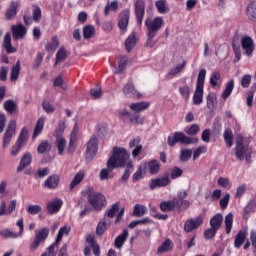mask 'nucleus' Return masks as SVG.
<instances>
[{
	"label": "nucleus",
	"mask_w": 256,
	"mask_h": 256,
	"mask_svg": "<svg viewBox=\"0 0 256 256\" xmlns=\"http://www.w3.org/2000/svg\"><path fill=\"white\" fill-rule=\"evenodd\" d=\"M63 204H64V202H63V200H61V198H55L54 200H51L46 205L48 214H50V215L57 214L58 212H60Z\"/></svg>",
	"instance_id": "dca6fc26"
},
{
	"label": "nucleus",
	"mask_w": 256,
	"mask_h": 256,
	"mask_svg": "<svg viewBox=\"0 0 256 256\" xmlns=\"http://www.w3.org/2000/svg\"><path fill=\"white\" fill-rule=\"evenodd\" d=\"M128 63V57L126 55H122L118 61V70L117 73H123L126 69V65Z\"/></svg>",
	"instance_id": "13d9d810"
},
{
	"label": "nucleus",
	"mask_w": 256,
	"mask_h": 256,
	"mask_svg": "<svg viewBox=\"0 0 256 256\" xmlns=\"http://www.w3.org/2000/svg\"><path fill=\"white\" fill-rule=\"evenodd\" d=\"M133 214L134 216H137V218L145 216V214H147V206H143L142 204H135Z\"/></svg>",
	"instance_id": "de8ad7c7"
},
{
	"label": "nucleus",
	"mask_w": 256,
	"mask_h": 256,
	"mask_svg": "<svg viewBox=\"0 0 256 256\" xmlns=\"http://www.w3.org/2000/svg\"><path fill=\"white\" fill-rule=\"evenodd\" d=\"M16 133H17V121L10 120L2 138L3 149H7L9 147V144L11 143V140L13 139V136Z\"/></svg>",
	"instance_id": "423d86ee"
},
{
	"label": "nucleus",
	"mask_w": 256,
	"mask_h": 256,
	"mask_svg": "<svg viewBox=\"0 0 256 256\" xmlns=\"http://www.w3.org/2000/svg\"><path fill=\"white\" fill-rule=\"evenodd\" d=\"M129 158L130 154L127 152L126 148L115 146L112 150L113 170L126 166Z\"/></svg>",
	"instance_id": "7ed1b4c3"
},
{
	"label": "nucleus",
	"mask_w": 256,
	"mask_h": 256,
	"mask_svg": "<svg viewBox=\"0 0 256 256\" xmlns=\"http://www.w3.org/2000/svg\"><path fill=\"white\" fill-rule=\"evenodd\" d=\"M247 236L248 234L246 230H239L238 234L235 236L234 247L236 249L241 248V246H243V244L246 242Z\"/></svg>",
	"instance_id": "c85d7f7f"
},
{
	"label": "nucleus",
	"mask_w": 256,
	"mask_h": 256,
	"mask_svg": "<svg viewBox=\"0 0 256 256\" xmlns=\"http://www.w3.org/2000/svg\"><path fill=\"white\" fill-rule=\"evenodd\" d=\"M179 92L184 99H189L190 97V88L189 86H180Z\"/></svg>",
	"instance_id": "774afa93"
},
{
	"label": "nucleus",
	"mask_w": 256,
	"mask_h": 256,
	"mask_svg": "<svg viewBox=\"0 0 256 256\" xmlns=\"http://www.w3.org/2000/svg\"><path fill=\"white\" fill-rule=\"evenodd\" d=\"M234 87H235V80H230L229 82H227V84H225V89L223 90V92L221 94L222 99H228V97H230Z\"/></svg>",
	"instance_id": "e433bc0d"
},
{
	"label": "nucleus",
	"mask_w": 256,
	"mask_h": 256,
	"mask_svg": "<svg viewBox=\"0 0 256 256\" xmlns=\"http://www.w3.org/2000/svg\"><path fill=\"white\" fill-rule=\"evenodd\" d=\"M171 184V180L169 178V174H165L161 178H154L151 180L149 188L150 190H155V188H165Z\"/></svg>",
	"instance_id": "4468645a"
},
{
	"label": "nucleus",
	"mask_w": 256,
	"mask_h": 256,
	"mask_svg": "<svg viewBox=\"0 0 256 256\" xmlns=\"http://www.w3.org/2000/svg\"><path fill=\"white\" fill-rule=\"evenodd\" d=\"M51 150L52 144H50V142H48L47 140H44L38 146V154H46V152H51Z\"/></svg>",
	"instance_id": "3c124183"
},
{
	"label": "nucleus",
	"mask_w": 256,
	"mask_h": 256,
	"mask_svg": "<svg viewBox=\"0 0 256 256\" xmlns=\"http://www.w3.org/2000/svg\"><path fill=\"white\" fill-rule=\"evenodd\" d=\"M114 171L113 155L107 161V167L100 172V180H109L110 174Z\"/></svg>",
	"instance_id": "a211bd4d"
},
{
	"label": "nucleus",
	"mask_w": 256,
	"mask_h": 256,
	"mask_svg": "<svg viewBox=\"0 0 256 256\" xmlns=\"http://www.w3.org/2000/svg\"><path fill=\"white\" fill-rule=\"evenodd\" d=\"M65 129V122H59L58 127L54 131V138H56V140H60L61 136H63L65 132Z\"/></svg>",
	"instance_id": "6e6d98bb"
},
{
	"label": "nucleus",
	"mask_w": 256,
	"mask_h": 256,
	"mask_svg": "<svg viewBox=\"0 0 256 256\" xmlns=\"http://www.w3.org/2000/svg\"><path fill=\"white\" fill-rule=\"evenodd\" d=\"M42 107L46 113H54L55 111V106L53 104H50L49 100H43L42 102Z\"/></svg>",
	"instance_id": "338daca9"
},
{
	"label": "nucleus",
	"mask_w": 256,
	"mask_h": 256,
	"mask_svg": "<svg viewBox=\"0 0 256 256\" xmlns=\"http://www.w3.org/2000/svg\"><path fill=\"white\" fill-rule=\"evenodd\" d=\"M155 7L159 13H168L169 5H167V0H157L155 1Z\"/></svg>",
	"instance_id": "79ce46f5"
},
{
	"label": "nucleus",
	"mask_w": 256,
	"mask_h": 256,
	"mask_svg": "<svg viewBox=\"0 0 256 256\" xmlns=\"http://www.w3.org/2000/svg\"><path fill=\"white\" fill-rule=\"evenodd\" d=\"M95 33H96L95 25H84L83 27L84 39H91V37H94Z\"/></svg>",
	"instance_id": "ea45409f"
},
{
	"label": "nucleus",
	"mask_w": 256,
	"mask_h": 256,
	"mask_svg": "<svg viewBox=\"0 0 256 256\" xmlns=\"http://www.w3.org/2000/svg\"><path fill=\"white\" fill-rule=\"evenodd\" d=\"M16 225L20 229L19 233L13 232L9 229H3V230H0V237H2V239H17V237H21V235H23V229H24L23 218L19 219L16 222Z\"/></svg>",
	"instance_id": "9d476101"
},
{
	"label": "nucleus",
	"mask_w": 256,
	"mask_h": 256,
	"mask_svg": "<svg viewBox=\"0 0 256 256\" xmlns=\"http://www.w3.org/2000/svg\"><path fill=\"white\" fill-rule=\"evenodd\" d=\"M67 56H68L67 49L65 47H60L56 53L55 65H57V63H60L61 61H65V59H67Z\"/></svg>",
	"instance_id": "603ef678"
},
{
	"label": "nucleus",
	"mask_w": 256,
	"mask_h": 256,
	"mask_svg": "<svg viewBox=\"0 0 256 256\" xmlns=\"http://www.w3.org/2000/svg\"><path fill=\"white\" fill-rule=\"evenodd\" d=\"M133 168H134V166H133L132 162H128L127 168L125 169L124 174L121 177V180H123V182H127V180H129V178L132 174Z\"/></svg>",
	"instance_id": "bf43d9fd"
},
{
	"label": "nucleus",
	"mask_w": 256,
	"mask_h": 256,
	"mask_svg": "<svg viewBox=\"0 0 256 256\" xmlns=\"http://www.w3.org/2000/svg\"><path fill=\"white\" fill-rule=\"evenodd\" d=\"M176 208L175 198L173 200L163 201L160 204V210L162 212H173Z\"/></svg>",
	"instance_id": "2f4dec72"
},
{
	"label": "nucleus",
	"mask_w": 256,
	"mask_h": 256,
	"mask_svg": "<svg viewBox=\"0 0 256 256\" xmlns=\"http://www.w3.org/2000/svg\"><path fill=\"white\" fill-rule=\"evenodd\" d=\"M187 196L188 192L186 190L178 192L177 198H175V207L178 211L188 210L190 208V202L186 200Z\"/></svg>",
	"instance_id": "9b49d317"
},
{
	"label": "nucleus",
	"mask_w": 256,
	"mask_h": 256,
	"mask_svg": "<svg viewBox=\"0 0 256 256\" xmlns=\"http://www.w3.org/2000/svg\"><path fill=\"white\" fill-rule=\"evenodd\" d=\"M90 94L93 99H100V97L103 95L101 86H95V88H91Z\"/></svg>",
	"instance_id": "e2e57ef3"
},
{
	"label": "nucleus",
	"mask_w": 256,
	"mask_h": 256,
	"mask_svg": "<svg viewBox=\"0 0 256 256\" xmlns=\"http://www.w3.org/2000/svg\"><path fill=\"white\" fill-rule=\"evenodd\" d=\"M98 150H99V140L98 138H96V136H93L87 142L86 152H85L86 160H94V158L98 154Z\"/></svg>",
	"instance_id": "6e6552de"
},
{
	"label": "nucleus",
	"mask_w": 256,
	"mask_h": 256,
	"mask_svg": "<svg viewBox=\"0 0 256 256\" xmlns=\"http://www.w3.org/2000/svg\"><path fill=\"white\" fill-rule=\"evenodd\" d=\"M137 33L136 31H132L128 37L125 39V48L128 52L132 51L133 47L137 45Z\"/></svg>",
	"instance_id": "393cba45"
},
{
	"label": "nucleus",
	"mask_w": 256,
	"mask_h": 256,
	"mask_svg": "<svg viewBox=\"0 0 256 256\" xmlns=\"http://www.w3.org/2000/svg\"><path fill=\"white\" fill-rule=\"evenodd\" d=\"M235 154L238 160L240 161L244 160L245 154H246V148L244 146V140L242 138L240 140H237L236 142Z\"/></svg>",
	"instance_id": "b1692460"
},
{
	"label": "nucleus",
	"mask_w": 256,
	"mask_h": 256,
	"mask_svg": "<svg viewBox=\"0 0 256 256\" xmlns=\"http://www.w3.org/2000/svg\"><path fill=\"white\" fill-rule=\"evenodd\" d=\"M46 118L42 117L38 119V122L36 123V126L34 128V140L42 134L45 126Z\"/></svg>",
	"instance_id": "c9c22d12"
},
{
	"label": "nucleus",
	"mask_w": 256,
	"mask_h": 256,
	"mask_svg": "<svg viewBox=\"0 0 256 256\" xmlns=\"http://www.w3.org/2000/svg\"><path fill=\"white\" fill-rule=\"evenodd\" d=\"M17 7H19V4L17 2H10V7L6 11V19L11 20L15 15H17Z\"/></svg>",
	"instance_id": "37998d69"
},
{
	"label": "nucleus",
	"mask_w": 256,
	"mask_h": 256,
	"mask_svg": "<svg viewBox=\"0 0 256 256\" xmlns=\"http://www.w3.org/2000/svg\"><path fill=\"white\" fill-rule=\"evenodd\" d=\"M60 45L57 35H53L51 41L46 43V51H55Z\"/></svg>",
	"instance_id": "c03bdc74"
},
{
	"label": "nucleus",
	"mask_w": 256,
	"mask_h": 256,
	"mask_svg": "<svg viewBox=\"0 0 256 256\" xmlns=\"http://www.w3.org/2000/svg\"><path fill=\"white\" fill-rule=\"evenodd\" d=\"M28 135H29V130H27V128H22L18 139L16 140L15 144L11 147L10 155L12 157H17V155H19L25 143H27Z\"/></svg>",
	"instance_id": "39448f33"
},
{
	"label": "nucleus",
	"mask_w": 256,
	"mask_h": 256,
	"mask_svg": "<svg viewBox=\"0 0 256 256\" xmlns=\"http://www.w3.org/2000/svg\"><path fill=\"white\" fill-rule=\"evenodd\" d=\"M61 176L59 174H52L49 176L45 182L44 187L48 190H56L60 184Z\"/></svg>",
	"instance_id": "f3484780"
},
{
	"label": "nucleus",
	"mask_w": 256,
	"mask_h": 256,
	"mask_svg": "<svg viewBox=\"0 0 256 256\" xmlns=\"http://www.w3.org/2000/svg\"><path fill=\"white\" fill-rule=\"evenodd\" d=\"M96 241L97 240H95L94 236H92L91 234L87 236L86 242H88L90 246H85L84 256H92L91 248H92L93 254H95Z\"/></svg>",
	"instance_id": "cd10ccee"
},
{
	"label": "nucleus",
	"mask_w": 256,
	"mask_h": 256,
	"mask_svg": "<svg viewBox=\"0 0 256 256\" xmlns=\"http://www.w3.org/2000/svg\"><path fill=\"white\" fill-rule=\"evenodd\" d=\"M19 73H21V61H17L14 66H12L10 81H17L19 79Z\"/></svg>",
	"instance_id": "4c0bfd02"
},
{
	"label": "nucleus",
	"mask_w": 256,
	"mask_h": 256,
	"mask_svg": "<svg viewBox=\"0 0 256 256\" xmlns=\"http://www.w3.org/2000/svg\"><path fill=\"white\" fill-rule=\"evenodd\" d=\"M173 242L169 238H167L163 244L158 248V254H163V252H169L173 250Z\"/></svg>",
	"instance_id": "49530a36"
},
{
	"label": "nucleus",
	"mask_w": 256,
	"mask_h": 256,
	"mask_svg": "<svg viewBox=\"0 0 256 256\" xmlns=\"http://www.w3.org/2000/svg\"><path fill=\"white\" fill-rule=\"evenodd\" d=\"M150 105V102H133V104H130V109L139 113V111H145V109H148Z\"/></svg>",
	"instance_id": "58836bf2"
},
{
	"label": "nucleus",
	"mask_w": 256,
	"mask_h": 256,
	"mask_svg": "<svg viewBox=\"0 0 256 256\" xmlns=\"http://www.w3.org/2000/svg\"><path fill=\"white\" fill-rule=\"evenodd\" d=\"M206 73H207L206 70H200L197 77L203 95H204V83L206 79Z\"/></svg>",
	"instance_id": "052dcab7"
},
{
	"label": "nucleus",
	"mask_w": 256,
	"mask_h": 256,
	"mask_svg": "<svg viewBox=\"0 0 256 256\" xmlns=\"http://www.w3.org/2000/svg\"><path fill=\"white\" fill-rule=\"evenodd\" d=\"M183 176V170L178 166H175L171 170L170 178L171 180H177V178H181Z\"/></svg>",
	"instance_id": "680f3d73"
},
{
	"label": "nucleus",
	"mask_w": 256,
	"mask_h": 256,
	"mask_svg": "<svg viewBox=\"0 0 256 256\" xmlns=\"http://www.w3.org/2000/svg\"><path fill=\"white\" fill-rule=\"evenodd\" d=\"M56 147H57L59 156H64L65 150L67 147V140H65V138L61 136L59 140H56Z\"/></svg>",
	"instance_id": "a19ab883"
},
{
	"label": "nucleus",
	"mask_w": 256,
	"mask_h": 256,
	"mask_svg": "<svg viewBox=\"0 0 256 256\" xmlns=\"http://www.w3.org/2000/svg\"><path fill=\"white\" fill-rule=\"evenodd\" d=\"M180 142V144H198V138H187L183 132H175L174 136H168V146L173 147Z\"/></svg>",
	"instance_id": "20e7f679"
},
{
	"label": "nucleus",
	"mask_w": 256,
	"mask_h": 256,
	"mask_svg": "<svg viewBox=\"0 0 256 256\" xmlns=\"http://www.w3.org/2000/svg\"><path fill=\"white\" fill-rule=\"evenodd\" d=\"M119 9V2L117 0L111 1L105 5L104 14L109 15L110 11H117Z\"/></svg>",
	"instance_id": "864d4df0"
},
{
	"label": "nucleus",
	"mask_w": 256,
	"mask_h": 256,
	"mask_svg": "<svg viewBox=\"0 0 256 256\" xmlns=\"http://www.w3.org/2000/svg\"><path fill=\"white\" fill-rule=\"evenodd\" d=\"M150 174L157 175L160 172L161 164L159 160H150L147 164Z\"/></svg>",
	"instance_id": "f704fd0d"
},
{
	"label": "nucleus",
	"mask_w": 256,
	"mask_h": 256,
	"mask_svg": "<svg viewBox=\"0 0 256 256\" xmlns=\"http://www.w3.org/2000/svg\"><path fill=\"white\" fill-rule=\"evenodd\" d=\"M77 142H78V134L75 131H73L70 134V141L66 148L67 154H70V155L75 154L77 150Z\"/></svg>",
	"instance_id": "4be33fe9"
},
{
	"label": "nucleus",
	"mask_w": 256,
	"mask_h": 256,
	"mask_svg": "<svg viewBox=\"0 0 256 256\" xmlns=\"http://www.w3.org/2000/svg\"><path fill=\"white\" fill-rule=\"evenodd\" d=\"M200 132V126L198 124H192L189 128L186 129L187 138H191L190 136H196Z\"/></svg>",
	"instance_id": "4d7b16f0"
},
{
	"label": "nucleus",
	"mask_w": 256,
	"mask_h": 256,
	"mask_svg": "<svg viewBox=\"0 0 256 256\" xmlns=\"http://www.w3.org/2000/svg\"><path fill=\"white\" fill-rule=\"evenodd\" d=\"M128 236L129 230H123L122 233L115 238L114 247L117 248V250H122Z\"/></svg>",
	"instance_id": "5701e85b"
},
{
	"label": "nucleus",
	"mask_w": 256,
	"mask_h": 256,
	"mask_svg": "<svg viewBox=\"0 0 256 256\" xmlns=\"http://www.w3.org/2000/svg\"><path fill=\"white\" fill-rule=\"evenodd\" d=\"M192 154H193L192 150H189V149L181 150L180 162H188Z\"/></svg>",
	"instance_id": "0e129e2a"
},
{
	"label": "nucleus",
	"mask_w": 256,
	"mask_h": 256,
	"mask_svg": "<svg viewBox=\"0 0 256 256\" xmlns=\"http://www.w3.org/2000/svg\"><path fill=\"white\" fill-rule=\"evenodd\" d=\"M203 224V216H196V218H190L189 220H186L184 222L183 231L186 232V234H190L191 232L198 230V228H200Z\"/></svg>",
	"instance_id": "1a4fd4ad"
},
{
	"label": "nucleus",
	"mask_w": 256,
	"mask_h": 256,
	"mask_svg": "<svg viewBox=\"0 0 256 256\" xmlns=\"http://www.w3.org/2000/svg\"><path fill=\"white\" fill-rule=\"evenodd\" d=\"M3 46L6 50V53H17V48L13 47V44H11V34L6 33L3 38Z\"/></svg>",
	"instance_id": "7c9ffc66"
},
{
	"label": "nucleus",
	"mask_w": 256,
	"mask_h": 256,
	"mask_svg": "<svg viewBox=\"0 0 256 256\" xmlns=\"http://www.w3.org/2000/svg\"><path fill=\"white\" fill-rule=\"evenodd\" d=\"M224 140L226 142L227 148H232L233 146V140H234V134L231 130V128H227L224 132Z\"/></svg>",
	"instance_id": "a18cd8bd"
},
{
	"label": "nucleus",
	"mask_w": 256,
	"mask_h": 256,
	"mask_svg": "<svg viewBox=\"0 0 256 256\" xmlns=\"http://www.w3.org/2000/svg\"><path fill=\"white\" fill-rule=\"evenodd\" d=\"M120 210V202H116L115 204L112 205L110 210L107 212V219L111 220V218H115L117 212Z\"/></svg>",
	"instance_id": "5fc2aeb1"
},
{
	"label": "nucleus",
	"mask_w": 256,
	"mask_h": 256,
	"mask_svg": "<svg viewBox=\"0 0 256 256\" xmlns=\"http://www.w3.org/2000/svg\"><path fill=\"white\" fill-rule=\"evenodd\" d=\"M203 93H202V89L199 83V80L197 78V83H196V89L194 91V96H193V103L195 105H201V103H203Z\"/></svg>",
	"instance_id": "c756f323"
},
{
	"label": "nucleus",
	"mask_w": 256,
	"mask_h": 256,
	"mask_svg": "<svg viewBox=\"0 0 256 256\" xmlns=\"http://www.w3.org/2000/svg\"><path fill=\"white\" fill-rule=\"evenodd\" d=\"M123 93H125V95H134L135 86H134L133 82H128V84H125V86L123 88Z\"/></svg>",
	"instance_id": "69168bd1"
},
{
	"label": "nucleus",
	"mask_w": 256,
	"mask_h": 256,
	"mask_svg": "<svg viewBox=\"0 0 256 256\" xmlns=\"http://www.w3.org/2000/svg\"><path fill=\"white\" fill-rule=\"evenodd\" d=\"M50 230L49 228H41L40 230H36V239L34 240V250L39 248L40 244L45 242L49 236Z\"/></svg>",
	"instance_id": "2eb2a0df"
},
{
	"label": "nucleus",
	"mask_w": 256,
	"mask_h": 256,
	"mask_svg": "<svg viewBox=\"0 0 256 256\" xmlns=\"http://www.w3.org/2000/svg\"><path fill=\"white\" fill-rule=\"evenodd\" d=\"M31 161H33V157L31 156V154H24L20 160L19 166L17 167V173H21V171L27 169V167L31 165Z\"/></svg>",
	"instance_id": "bb28decb"
},
{
	"label": "nucleus",
	"mask_w": 256,
	"mask_h": 256,
	"mask_svg": "<svg viewBox=\"0 0 256 256\" xmlns=\"http://www.w3.org/2000/svg\"><path fill=\"white\" fill-rule=\"evenodd\" d=\"M223 215L222 214H215V216H213L210 219V226H213V235L214 238L218 232V230H220L222 224H223Z\"/></svg>",
	"instance_id": "aec40b11"
},
{
	"label": "nucleus",
	"mask_w": 256,
	"mask_h": 256,
	"mask_svg": "<svg viewBox=\"0 0 256 256\" xmlns=\"http://www.w3.org/2000/svg\"><path fill=\"white\" fill-rule=\"evenodd\" d=\"M129 21H130V11L128 9L121 11L120 18L118 21L119 28L121 30H126L128 28Z\"/></svg>",
	"instance_id": "412c9836"
},
{
	"label": "nucleus",
	"mask_w": 256,
	"mask_h": 256,
	"mask_svg": "<svg viewBox=\"0 0 256 256\" xmlns=\"http://www.w3.org/2000/svg\"><path fill=\"white\" fill-rule=\"evenodd\" d=\"M12 29V37L13 39H23L25 35L27 34V28L23 26V24L13 25L11 27Z\"/></svg>",
	"instance_id": "6ab92c4d"
},
{
	"label": "nucleus",
	"mask_w": 256,
	"mask_h": 256,
	"mask_svg": "<svg viewBox=\"0 0 256 256\" xmlns=\"http://www.w3.org/2000/svg\"><path fill=\"white\" fill-rule=\"evenodd\" d=\"M234 216L232 213L225 216V231L226 234H231L233 228Z\"/></svg>",
	"instance_id": "09e8293b"
},
{
	"label": "nucleus",
	"mask_w": 256,
	"mask_h": 256,
	"mask_svg": "<svg viewBox=\"0 0 256 256\" xmlns=\"http://www.w3.org/2000/svg\"><path fill=\"white\" fill-rule=\"evenodd\" d=\"M70 232V228H67V226H63L62 228L59 229L58 231V236L53 244L48 246L46 252L42 254V256H56V248L59 244V242L62 241L63 236H68Z\"/></svg>",
	"instance_id": "0eeeda50"
},
{
	"label": "nucleus",
	"mask_w": 256,
	"mask_h": 256,
	"mask_svg": "<svg viewBox=\"0 0 256 256\" xmlns=\"http://www.w3.org/2000/svg\"><path fill=\"white\" fill-rule=\"evenodd\" d=\"M145 5V0H136L134 4L135 16L139 25H142L145 17Z\"/></svg>",
	"instance_id": "ddd939ff"
},
{
	"label": "nucleus",
	"mask_w": 256,
	"mask_h": 256,
	"mask_svg": "<svg viewBox=\"0 0 256 256\" xmlns=\"http://www.w3.org/2000/svg\"><path fill=\"white\" fill-rule=\"evenodd\" d=\"M85 178V172H77V174H75L73 180L70 183L69 189L70 190H74V188H76V186H78V184H81V182H83Z\"/></svg>",
	"instance_id": "72a5a7b5"
},
{
	"label": "nucleus",
	"mask_w": 256,
	"mask_h": 256,
	"mask_svg": "<svg viewBox=\"0 0 256 256\" xmlns=\"http://www.w3.org/2000/svg\"><path fill=\"white\" fill-rule=\"evenodd\" d=\"M87 200L90 206L94 210L101 211L103 210L104 206L107 204V200L104 196V194H101L100 192H95L94 188L89 187L87 189Z\"/></svg>",
	"instance_id": "f03ea898"
},
{
	"label": "nucleus",
	"mask_w": 256,
	"mask_h": 256,
	"mask_svg": "<svg viewBox=\"0 0 256 256\" xmlns=\"http://www.w3.org/2000/svg\"><path fill=\"white\" fill-rule=\"evenodd\" d=\"M3 109L6 110L7 113L13 115L17 111V102L11 99L4 101Z\"/></svg>",
	"instance_id": "473e14b6"
},
{
	"label": "nucleus",
	"mask_w": 256,
	"mask_h": 256,
	"mask_svg": "<svg viewBox=\"0 0 256 256\" xmlns=\"http://www.w3.org/2000/svg\"><path fill=\"white\" fill-rule=\"evenodd\" d=\"M164 19L161 16L154 17V19H145V25L148 29L147 31V41L146 44L149 47H154L155 41L154 37H156L157 33H159V30L161 27H163Z\"/></svg>",
	"instance_id": "f257e3e1"
},
{
	"label": "nucleus",
	"mask_w": 256,
	"mask_h": 256,
	"mask_svg": "<svg viewBox=\"0 0 256 256\" xmlns=\"http://www.w3.org/2000/svg\"><path fill=\"white\" fill-rule=\"evenodd\" d=\"M247 15L252 21H256V1H251L247 6Z\"/></svg>",
	"instance_id": "8fccbe9b"
},
{
	"label": "nucleus",
	"mask_w": 256,
	"mask_h": 256,
	"mask_svg": "<svg viewBox=\"0 0 256 256\" xmlns=\"http://www.w3.org/2000/svg\"><path fill=\"white\" fill-rule=\"evenodd\" d=\"M110 224H111V220H109L105 215L104 218L100 220V222H98L97 224L96 234L98 236H103V234H105L107 230V227L110 226Z\"/></svg>",
	"instance_id": "a878e982"
},
{
	"label": "nucleus",
	"mask_w": 256,
	"mask_h": 256,
	"mask_svg": "<svg viewBox=\"0 0 256 256\" xmlns=\"http://www.w3.org/2000/svg\"><path fill=\"white\" fill-rule=\"evenodd\" d=\"M241 45L246 55L248 56L253 55L255 51V41L253 37H251L250 35H244L241 38Z\"/></svg>",
	"instance_id": "f8f14e48"
}]
</instances>
